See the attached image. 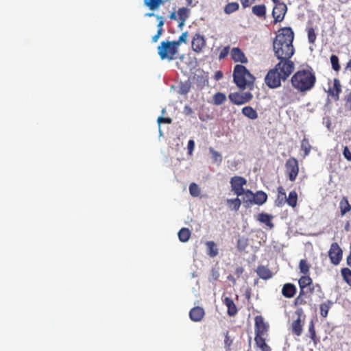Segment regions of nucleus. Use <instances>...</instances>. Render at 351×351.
<instances>
[{
  "label": "nucleus",
  "instance_id": "51",
  "mask_svg": "<svg viewBox=\"0 0 351 351\" xmlns=\"http://www.w3.org/2000/svg\"><path fill=\"white\" fill-rule=\"evenodd\" d=\"M229 53H230V46L228 45V46L223 47V49H221V51H220V53L219 54V60L224 59L226 57H227V56L228 55Z\"/></svg>",
  "mask_w": 351,
  "mask_h": 351
},
{
  "label": "nucleus",
  "instance_id": "58",
  "mask_svg": "<svg viewBox=\"0 0 351 351\" xmlns=\"http://www.w3.org/2000/svg\"><path fill=\"white\" fill-rule=\"evenodd\" d=\"M346 105L351 110V92L346 97Z\"/></svg>",
  "mask_w": 351,
  "mask_h": 351
},
{
  "label": "nucleus",
  "instance_id": "32",
  "mask_svg": "<svg viewBox=\"0 0 351 351\" xmlns=\"http://www.w3.org/2000/svg\"><path fill=\"white\" fill-rule=\"evenodd\" d=\"M286 203L291 207L295 208L298 203V193L295 191H291L286 199Z\"/></svg>",
  "mask_w": 351,
  "mask_h": 351
},
{
  "label": "nucleus",
  "instance_id": "15",
  "mask_svg": "<svg viewBox=\"0 0 351 351\" xmlns=\"http://www.w3.org/2000/svg\"><path fill=\"white\" fill-rule=\"evenodd\" d=\"M341 93V85L337 78L333 80V84L328 90V94L331 96L335 101L339 100V95Z\"/></svg>",
  "mask_w": 351,
  "mask_h": 351
},
{
  "label": "nucleus",
  "instance_id": "8",
  "mask_svg": "<svg viewBox=\"0 0 351 351\" xmlns=\"http://www.w3.org/2000/svg\"><path fill=\"white\" fill-rule=\"evenodd\" d=\"M274 68L270 69L265 77L266 85L270 88H276L281 86V81L283 77Z\"/></svg>",
  "mask_w": 351,
  "mask_h": 351
},
{
  "label": "nucleus",
  "instance_id": "61",
  "mask_svg": "<svg viewBox=\"0 0 351 351\" xmlns=\"http://www.w3.org/2000/svg\"><path fill=\"white\" fill-rule=\"evenodd\" d=\"M243 272V269L241 267H239L235 270V274L239 276Z\"/></svg>",
  "mask_w": 351,
  "mask_h": 351
},
{
  "label": "nucleus",
  "instance_id": "63",
  "mask_svg": "<svg viewBox=\"0 0 351 351\" xmlns=\"http://www.w3.org/2000/svg\"><path fill=\"white\" fill-rule=\"evenodd\" d=\"M155 16L154 12H149V13L145 14V16L152 17V16Z\"/></svg>",
  "mask_w": 351,
  "mask_h": 351
},
{
  "label": "nucleus",
  "instance_id": "42",
  "mask_svg": "<svg viewBox=\"0 0 351 351\" xmlns=\"http://www.w3.org/2000/svg\"><path fill=\"white\" fill-rule=\"evenodd\" d=\"M209 152L211 154V158L213 162H217L218 165L222 162V156L219 152L215 150L213 147L209 148Z\"/></svg>",
  "mask_w": 351,
  "mask_h": 351
},
{
  "label": "nucleus",
  "instance_id": "30",
  "mask_svg": "<svg viewBox=\"0 0 351 351\" xmlns=\"http://www.w3.org/2000/svg\"><path fill=\"white\" fill-rule=\"evenodd\" d=\"M339 208L341 211V215L343 216L348 212L351 210V205L350 204L348 199L346 197H343L339 202Z\"/></svg>",
  "mask_w": 351,
  "mask_h": 351
},
{
  "label": "nucleus",
  "instance_id": "44",
  "mask_svg": "<svg viewBox=\"0 0 351 351\" xmlns=\"http://www.w3.org/2000/svg\"><path fill=\"white\" fill-rule=\"evenodd\" d=\"M239 5L237 2H231L226 5L224 12L226 14H231L239 10Z\"/></svg>",
  "mask_w": 351,
  "mask_h": 351
},
{
  "label": "nucleus",
  "instance_id": "19",
  "mask_svg": "<svg viewBox=\"0 0 351 351\" xmlns=\"http://www.w3.org/2000/svg\"><path fill=\"white\" fill-rule=\"evenodd\" d=\"M205 312L202 307L195 306L191 309L189 312L190 319L193 322H200L204 317Z\"/></svg>",
  "mask_w": 351,
  "mask_h": 351
},
{
  "label": "nucleus",
  "instance_id": "36",
  "mask_svg": "<svg viewBox=\"0 0 351 351\" xmlns=\"http://www.w3.org/2000/svg\"><path fill=\"white\" fill-rule=\"evenodd\" d=\"M311 145L307 138L304 137L301 141V149L304 151V156H307L311 150Z\"/></svg>",
  "mask_w": 351,
  "mask_h": 351
},
{
  "label": "nucleus",
  "instance_id": "4",
  "mask_svg": "<svg viewBox=\"0 0 351 351\" xmlns=\"http://www.w3.org/2000/svg\"><path fill=\"white\" fill-rule=\"evenodd\" d=\"M173 41H162L158 47V53L161 60L171 61L177 58L178 48Z\"/></svg>",
  "mask_w": 351,
  "mask_h": 351
},
{
  "label": "nucleus",
  "instance_id": "20",
  "mask_svg": "<svg viewBox=\"0 0 351 351\" xmlns=\"http://www.w3.org/2000/svg\"><path fill=\"white\" fill-rule=\"evenodd\" d=\"M257 275L263 280H268L272 278L273 273L267 266L258 265L256 269Z\"/></svg>",
  "mask_w": 351,
  "mask_h": 351
},
{
  "label": "nucleus",
  "instance_id": "28",
  "mask_svg": "<svg viewBox=\"0 0 351 351\" xmlns=\"http://www.w3.org/2000/svg\"><path fill=\"white\" fill-rule=\"evenodd\" d=\"M266 337H255V343L257 346V347H258L261 349V351H271L270 346L267 345L265 342Z\"/></svg>",
  "mask_w": 351,
  "mask_h": 351
},
{
  "label": "nucleus",
  "instance_id": "14",
  "mask_svg": "<svg viewBox=\"0 0 351 351\" xmlns=\"http://www.w3.org/2000/svg\"><path fill=\"white\" fill-rule=\"evenodd\" d=\"M300 286V291H307V293L311 294L314 291V286L313 285V280L308 276H302L298 281Z\"/></svg>",
  "mask_w": 351,
  "mask_h": 351
},
{
  "label": "nucleus",
  "instance_id": "23",
  "mask_svg": "<svg viewBox=\"0 0 351 351\" xmlns=\"http://www.w3.org/2000/svg\"><path fill=\"white\" fill-rule=\"evenodd\" d=\"M277 192L278 194L277 197L275 200V205L276 206L281 207L284 206L286 203V192L285 189L282 186H280L277 188Z\"/></svg>",
  "mask_w": 351,
  "mask_h": 351
},
{
  "label": "nucleus",
  "instance_id": "60",
  "mask_svg": "<svg viewBox=\"0 0 351 351\" xmlns=\"http://www.w3.org/2000/svg\"><path fill=\"white\" fill-rule=\"evenodd\" d=\"M223 77V73L220 71H218L215 74V79L217 80H220Z\"/></svg>",
  "mask_w": 351,
  "mask_h": 351
},
{
  "label": "nucleus",
  "instance_id": "18",
  "mask_svg": "<svg viewBox=\"0 0 351 351\" xmlns=\"http://www.w3.org/2000/svg\"><path fill=\"white\" fill-rule=\"evenodd\" d=\"M190 9L182 7L178 9V27L180 29L184 25L185 22L189 19L190 16Z\"/></svg>",
  "mask_w": 351,
  "mask_h": 351
},
{
  "label": "nucleus",
  "instance_id": "40",
  "mask_svg": "<svg viewBox=\"0 0 351 351\" xmlns=\"http://www.w3.org/2000/svg\"><path fill=\"white\" fill-rule=\"evenodd\" d=\"M343 280L351 286V270L348 267L342 268L341 270Z\"/></svg>",
  "mask_w": 351,
  "mask_h": 351
},
{
  "label": "nucleus",
  "instance_id": "64",
  "mask_svg": "<svg viewBox=\"0 0 351 351\" xmlns=\"http://www.w3.org/2000/svg\"><path fill=\"white\" fill-rule=\"evenodd\" d=\"M271 1L275 3V5L282 3V2L280 1V0H271Z\"/></svg>",
  "mask_w": 351,
  "mask_h": 351
},
{
  "label": "nucleus",
  "instance_id": "25",
  "mask_svg": "<svg viewBox=\"0 0 351 351\" xmlns=\"http://www.w3.org/2000/svg\"><path fill=\"white\" fill-rule=\"evenodd\" d=\"M254 204L256 205H263L267 202V195L263 191H258L255 193H254Z\"/></svg>",
  "mask_w": 351,
  "mask_h": 351
},
{
  "label": "nucleus",
  "instance_id": "52",
  "mask_svg": "<svg viewBox=\"0 0 351 351\" xmlns=\"http://www.w3.org/2000/svg\"><path fill=\"white\" fill-rule=\"evenodd\" d=\"M247 240L246 239H239L237 241V247L239 250H243L247 246Z\"/></svg>",
  "mask_w": 351,
  "mask_h": 351
},
{
  "label": "nucleus",
  "instance_id": "37",
  "mask_svg": "<svg viewBox=\"0 0 351 351\" xmlns=\"http://www.w3.org/2000/svg\"><path fill=\"white\" fill-rule=\"evenodd\" d=\"M162 3L163 0H144V4L151 10L157 9Z\"/></svg>",
  "mask_w": 351,
  "mask_h": 351
},
{
  "label": "nucleus",
  "instance_id": "5",
  "mask_svg": "<svg viewBox=\"0 0 351 351\" xmlns=\"http://www.w3.org/2000/svg\"><path fill=\"white\" fill-rule=\"evenodd\" d=\"M279 62L276 64L274 69L279 73L283 77V81H285L290 75L293 72L295 65L293 61L290 59H278Z\"/></svg>",
  "mask_w": 351,
  "mask_h": 351
},
{
  "label": "nucleus",
  "instance_id": "50",
  "mask_svg": "<svg viewBox=\"0 0 351 351\" xmlns=\"http://www.w3.org/2000/svg\"><path fill=\"white\" fill-rule=\"evenodd\" d=\"M232 343V340L230 338L228 332H226L225 335V339H224V344L225 348H226V351L230 350V346Z\"/></svg>",
  "mask_w": 351,
  "mask_h": 351
},
{
  "label": "nucleus",
  "instance_id": "11",
  "mask_svg": "<svg viewBox=\"0 0 351 351\" xmlns=\"http://www.w3.org/2000/svg\"><path fill=\"white\" fill-rule=\"evenodd\" d=\"M228 97L232 104L240 106L251 101L253 98V95L250 92H246L242 94L236 92L230 93Z\"/></svg>",
  "mask_w": 351,
  "mask_h": 351
},
{
  "label": "nucleus",
  "instance_id": "26",
  "mask_svg": "<svg viewBox=\"0 0 351 351\" xmlns=\"http://www.w3.org/2000/svg\"><path fill=\"white\" fill-rule=\"evenodd\" d=\"M243 202L245 205V207L249 208L252 205L254 204V193L250 189L244 190V193H243Z\"/></svg>",
  "mask_w": 351,
  "mask_h": 351
},
{
  "label": "nucleus",
  "instance_id": "9",
  "mask_svg": "<svg viewBox=\"0 0 351 351\" xmlns=\"http://www.w3.org/2000/svg\"><path fill=\"white\" fill-rule=\"evenodd\" d=\"M254 322L255 337H267L269 325L265 322L264 318L261 315H257L254 318Z\"/></svg>",
  "mask_w": 351,
  "mask_h": 351
},
{
  "label": "nucleus",
  "instance_id": "41",
  "mask_svg": "<svg viewBox=\"0 0 351 351\" xmlns=\"http://www.w3.org/2000/svg\"><path fill=\"white\" fill-rule=\"evenodd\" d=\"M191 88V83L188 80L184 82H181L179 86V93L182 95L187 94Z\"/></svg>",
  "mask_w": 351,
  "mask_h": 351
},
{
  "label": "nucleus",
  "instance_id": "46",
  "mask_svg": "<svg viewBox=\"0 0 351 351\" xmlns=\"http://www.w3.org/2000/svg\"><path fill=\"white\" fill-rule=\"evenodd\" d=\"M330 63L332 65V68L335 71H339L341 69L339 62V58L336 55H332L330 56Z\"/></svg>",
  "mask_w": 351,
  "mask_h": 351
},
{
  "label": "nucleus",
  "instance_id": "49",
  "mask_svg": "<svg viewBox=\"0 0 351 351\" xmlns=\"http://www.w3.org/2000/svg\"><path fill=\"white\" fill-rule=\"evenodd\" d=\"M188 33L186 32H183L178 38L177 40H173V42L176 43V46L179 49V47L181 43H186L187 41Z\"/></svg>",
  "mask_w": 351,
  "mask_h": 351
},
{
  "label": "nucleus",
  "instance_id": "48",
  "mask_svg": "<svg viewBox=\"0 0 351 351\" xmlns=\"http://www.w3.org/2000/svg\"><path fill=\"white\" fill-rule=\"evenodd\" d=\"M189 191L191 195L193 197H197L199 195L198 185L194 182L189 185Z\"/></svg>",
  "mask_w": 351,
  "mask_h": 351
},
{
  "label": "nucleus",
  "instance_id": "31",
  "mask_svg": "<svg viewBox=\"0 0 351 351\" xmlns=\"http://www.w3.org/2000/svg\"><path fill=\"white\" fill-rule=\"evenodd\" d=\"M207 247V254L210 257H215L218 255V248L214 241H209L206 243Z\"/></svg>",
  "mask_w": 351,
  "mask_h": 351
},
{
  "label": "nucleus",
  "instance_id": "35",
  "mask_svg": "<svg viewBox=\"0 0 351 351\" xmlns=\"http://www.w3.org/2000/svg\"><path fill=\"white\" fill-rule=\"evenodd\" d=\"M308 332L310 333V338L313 341L315 346L319 342V338L317 337L315 330V326L313 321H311L308 326Z\"/></svg>",
  "mask_w": 351,
  "mask_h": 351
},
{
  "label": "nucleus",
  "instance_id": "34",
  "mask_svg": "<svg viewBox=\"0 0 351 351\" xmlns=\"http://www.w3.org/2000/svg\"><path fill=\"white\" fill-rule=\"evenodd\" d=\"M332 304V302L330 300H327L320 304V314L323 317L326 318L328 316V311Z\"/></svg>",
  "mask_w": 351,
  "mask_h": 351
},
{
  "label": "nucleus",
  "instance_id": "43",
  "mask_svg": "<svg viewBox=\"0 0 351 351\" xmlns=\"http://www.w3.org/2000/svg\"><path fill=\"white\" fill-rule=\"evenodd\" d=\"M307 291H300L299 295L294 300V304L295 306L304 305L306 303L305 300V295L308 294Z\"/></svg>",
  "mask_w": 351,
  "mask_h": 351
},
{
  "label": "nucleus",
  "instance_id": "54",
  "mask_svg": "<svg viewBox=\"0 0 351 351\" xmlns=\"http://www.w3.org/2000/svg\"><path fill=\"white\" fill-rule=\"evenodd\" d=\"M158 123L160 125L161 123H168L170 124L172 122V119L170 117H159L158 118Z\"/></svg>",
  "mask_w": 351,
  "mask_h": 351
},
{
  "label": "nucleus",
  "instance_id": "39",
  "mask_svg": "<svg viewBox=\"0 0 351 351\" xmlns=\"http://www.w3.org/2000/svg\"><path fill=\"white\" fill-rule=\"evenodd\" d=\"M228 205L231 208L232 210H234L235 211L239 210L241 204V201L239 197H236L234 199H227Z\"/></svg>",
  "mask_w": 351,
  "mask_h": 351
},
{
  "label": "nucleus",
  "instance_id": "27",
  "mask_svg": "<svg viewBox=\"0 0 351 351\" xmlns=\"http://www.w3.org/2000/svg\"><path fill=\"white\" fill-rule=\"evenodd\" d=\"M252 13L258 18L265 19L266 6L264 4L256 5L252 7Z\"/></svg>",
  "mask_w": 351,
  "mask_h": 351
},
{
  "label": "nucleus",
  "instance_id": "55",
  "mask_svg": "<svg viewBox=\"0 0 351 351\" xmlns=\"http://www.w3.org/2000/svg\"><path fill=\"white\" fill-rule=\"evenodd\" d=\"M156 18L158 20V25H157L158 30H160L161 32H163L162 27H163L164 23H165L163 18L162 16H158V15H156Z\"/></svg>",
  "mask_w": 351,
  "mask_h": 351
},
{
  "label": "nucleus",
  "instance_id": "33",
  "mask_svg": "<svg viewBox=\"0 0 351 351\" xmlns=\"http://www.w3.org/2000/svg\"><path fill=\"white\" fill-rule=\"evenodd\" d=\"M191 231L187 228H182L178 232V238L181 242L188 241L191 237Z\"/></svg>",
  "mask_w": 351,
  "mask_h": 351
},
{
  "label": "nucleus",
  "instance_id": "7",
  "mask_svg": "<svg viewBox=\"0 0 351 351\" xmlns=\"http://www.w3.org/2000/svg\"><path fill=\"white\" fill-rule=\"evenodd\" d=\"M330 263L333 265H339L343 258V250L337 242L332 243L328 252Z\"/></svg>",
  "mask_w": 351,
  "mask_h": 351
},
{
  "label": "nucleus",
  "instance_id": "56",
  "mask_svg": "<svg viewBox=\"0 0 351 351\" xmlns=\"http://www.w3.org/2000/svg\"><path fill=\"white\" fill-rule=\"evenodd\" d=\"M343 154L348 161H351V152L349 150L348 147H344Z\"/></svg>",
  "mask_w": 351,
  "mask_h": 351
},
{
  "label": "nucleus",
  "instance_id": "13",
  "mask_svg": "<svg viewBox=\"0 0 351 351\" xmlns=\"http://www.w3.org/2000/svg\"><path fill=\"white\" fill-rule=\"evenodd\" d=\"M303 313V310L301 308H298L295 312V315H298V318L291 324V331L296 336H300L303 331V323H302L301 319Z\"/></svg>",
  "mask_w": 351,
  "mask_h": 351
},
{
  "label": "nucleus",
  "instance_id": "62",
  "mask_svg": "<svg viewBox=\"0 0 351 351\" xmlns=\"http://www.w3.org/2000/svg\"><path fill=\"white\" fill-rule=\"evenodd\" d=\"M169 18L171 19V20H177L178 21V16H177L175 12H173L170 14L169 15Z\"/></svg>",
  "mask_w": 351,
  "mask_h": 351
},
{
  "label": "nucleus",
  "instance_id": "53",
  "mask_svg": "<svg viewBox=\"0 0 351 351\" xmlns=\"http://www.w3.org/2000/svg\"><path fill=\"white\" fill-rule=\"evenodd\" d=\"M195 148V142L193 140L191 139L188 142L187 149H188V154L190 156H192L193 152L194 151Z\"/></svg>",
  "mask_w": 351,
  "mask_h": 351
},
{
  "label": "nucleus",
  "instance_id": "1",
  "mask_svg": "<svg viewBox=\"0 0 351 351\" xmlns=\"http://www.w3.org/2000/svg\"><path fill=\"white\" fill-rule=\"evenodd\" d=\"M294 33L291 27H283L273 42L274 55L277 59H291L295 53L293 45Z\"/></svg>",
  "mask_w": 351,
  "mask_h": 351
},
{
  "label": "nucleus",
  "instance_id": "45",
  "mask_svg": "<svg viewBox=\"0 0 351 351\" xmlns=\"http://www.w3.org/2000/svg\"><path fill=\"white\" fill-rule=\"evenodd\" d=\"M306 32L308 34V43L311 44H314L317 38V35L314 28L312 27H308L306 28Z\"/></svg>",
  "mask_w": 351,
  "mask_h": 351
},
{
  "label": "nucleus",
  "instance_id": "6",
  "mask_svg": "<svg viewBox=\"0 0 351 351\" xmlns=\"http://www.w3.org/2000/svg\"><path fill=\"white\" fill-rule=\"evenodd\" d=\"M285 173L291 182H294L299 173V164L294 157H290L285 163Z\"/></svg>",
  "mask_w": 351,
  "mask_h": 351
},
{
  "label": "nucleus",
  "instance_id": "16",
  "mask_svg": "<svg viewBox=\"0 0 351 351\" xmlns=\"http://www.w3.org/2000/svg\"><path fill=\"white\" fill-rule=\"evenodd\" d=\"M191 45L194 51L201 52L206 45L204 37L199 34H195L193 38Z\"/></svg>",
  "mask_w": 351,
  "mask_h": 351
},
{
  "label": "nucleus",
  "instance_id": "3",
  "mask_svg": "<svg viewBox=\"0 0 351 351\" xmlns=\"http://www.w3.org/2000/svg\"><path fill=\"white\" fill-rule=\"evenodd\" d=\"M255 77L247 68L241 64L234 66L233 71V81L240 90L249 89L252 90L254 88Z\"/></svg>",
  "mask_w": 351,
  "mask_h": 351
},
{
  "label": "nucleus",
  "instance_id": "12",
  "mask_svg": "<svg viewBox=\"0 0 351 351\" xmlns=\"http://www.w3.org/2000/svg\"><path fill=\"white\" fill-rule=\"evenodd\" d=\"M287 11V6L285 3L275 5L272 10L274 23L281 22L284 20Z\"/></svg>",
  "mask_w": 351,
  "mask_h": 351
},
{
  "label": "nucleus",
  "instance_id": "24",
  "mask_svg": "<svg viewBox=\"0 0 351 351\" xmlns=\"http://www.w3.org/2000/svg\"><path fill=\"white\" fill-rule=\"evenodd\" d=\"M273 219V216L271 215H269L267 213H259L256 217V219L259 221L260 222L265 223L267 225L269 228H274V223L271 222V220Z\"/></svg>",
  "mask_w": 351,
  "mask_h": 351
},
{
  "label": "nucleus",
  "instance_id": "57",
  "mask_svg": "<svg viewBox=\"0 0 351 351\" xmlns=\"http://www.w3.org/2000/svg\"><path fill=\"white\" fill-rule=\"evenodd\" d=\"M243 8L250 7L256 0H240Z\"/></svg>",
  "mask_w": 351,
  "mask_h": 351
},
{
  "label": "nucleus",
  "instance_id": "47",
  "mask_svg": "<svg viewBox=\"0 0 351 351\" xmlns=\"http://www.w3.org/2000/svg\"><path fill=\"white\" fill-rule=\"evenodd\" d=\"M299 267H300V271L302 274H304V275H306L309 272L310 267H309L307 261L304 259H302L300 261Z\"/></svg>",
  "mask_w": 351,
  "mask_h": 351
},
{
  "label": "nucleus",
  "instance_id": "59",
  "mask_svg": "<svg viewBox=\"0 0 351 351\" xmlns=\"http://www.w3.org/2000/svg\"><path fill=\"white\" fill-rule=\"evenodd\" d=\"M162 34V32H161L160 30H157V33L152 37V42L156 43Z\"/></svg>",
  "mask_w": 351,
  "mask_h": 351
},
{
  "label": "nucleus",
  "instance_id": "17",
  "mask_svg": "<svg viewBox=\"0 0 351 351\" xmlns=\"http://www.w3.org/2000/svg\"><path fill=\"white\" fill-rule=\"evenodd\" d=\"M230 56L232 60L235 62H241L242 64H245L248 62L245 53L239 47L232 48L230 51Z\"/></svg>",
  "mask_w": 351,
  "mask_h": 351
},
{
  "label": "nucleus",
  "instance_id": "10",
  "mask_svg": "<svg viewBox=\"0 0 351 351\" xmlns=\"http://www.w3.org/2000/svg\"><path fill=\"white\" fill-rule=\"evenodd\" d=\"M231 190L237 197L241 196L245 190L243 186L247 184L245 178L241 176H236L230 179Z\"/></svg>",
  "mask_w": 351,
  "mask_h": 351
},
{
  "label": "nucleus",
  "instance_id": "22",
  "mask_svg": "<svg viewBox=\"0 0 351 351\" xmlns=\"http://www.w3.org/2000/svg\"><path fill=\"white\" fill-rule=\"evenodd\" d=\"M223 303L226 306L227 313L229 316H234L237 312V308L232 299L229 297H225L223 299Z\"/></svg>",
  "mask_w": 351,
  "mask_h": 351
},
{
  "label": "nucleus",
  "instance_id": "2",
  "mask_svg": "<svg viewBox=\"0 0 351 351\" xmlns=\"http://www.w3.org/2000/svg\"><path fill=\"white\" fill-rule=\"evenodd\" d=\"M316 82L315 73L310 66L298 70L291 78L292 87L302 94L313 90Z\"/></svg>",
  "mask_w": 351,
  "mask_h": 351
},
{
  "label": "nucleus",
  "instance_id": "29",
  "mask_svg": "<svg viewBox=\"0 0 351 351\" xmlns=\"http://www.w3.org/2000/svg\"><path fill=\"white\" fill-rule=\"evenodd\" d=\"M243 114L246 117L254 120L258 118L257 112L251 106H245L241 110Z\"/></svg>",
  "mask_w": 351,
  "mask_h": 351
},
{
  "label": "nucleus",
  "instance_id": "38",
  "mask_svg": "<svg viewBox=\"0 0 351 351\" xmlns=\"http://www.w3.org/2000/svg\"><path fill=\"white\" fill-rule=\"evenodd\" d=\"M226 101V96L222 93H217L213 97V103L215 105H221Z\"/></svg>",
  "mask_w": 351,
  "mask_h": 351
},
{
  "label": "nucleus",
  "instance_id": "21",
  "mask_svg": "<svg viewBox=\"0 0 351 351\" xmlns=\"http://www.w3.org/2000/svg\"><path fill=\"white\" fill-rule=\"evenodd\" d=\"M297 291L296 287L292 283H286L282 289V294L287 298H293Z\"/></svg>",
  "mask_w": 351,
  "mask_h": 351
}]
</instances>
